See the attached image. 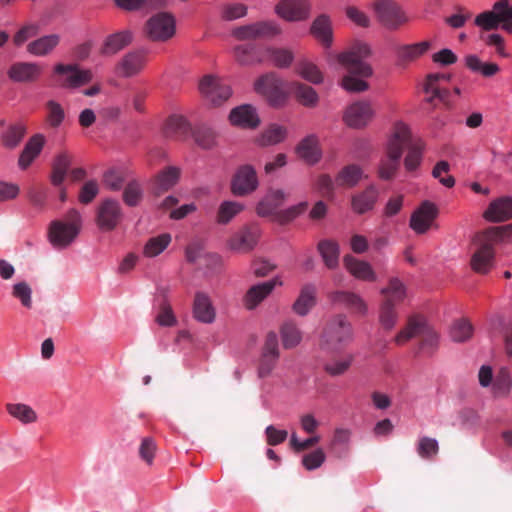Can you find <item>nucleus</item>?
I'll return each mask as SVG.
<instances>
[{"label":"nucleus","mask_w":512,"mask_h":512,"mask_svg":"<svg viewBox=\"0 0 512 512\" xmlns=\"http://www.w3.org/2000/svg\"><path fill=\"white\" fill-rule=\"evenodd\" d=\"M371 55L370 46L364 42L354 43L349 50L338 55L339 63L348 71L349 75L342 78L341 85L348 92H363L369 87L368 83L362 79H357L353 75L367 78L373 73L372 67L365 62Z\"/></svg>","instance_id":"nucleus-1"},{"label":"nucleus","mask_w":512,"mask_h":512,"mask_svg":"<svg viewBox=\"0 0 512 512\" xmlns=\"http://www.w3.org/2000/svg\"><path fill=\"white\" fill-rule=\"evenodd\" d=\"M512 233V224L501 227H490L477 236L478 249L471 257V267L479 274H487L494 264L493 245L504 240Z\"/></svg>","instance_id":"nucleus-2"},{"label":"nucleus","mask_w":512,"mask_h":512,"mask_svg":"<svg viewBox=\"0 0 512 512\" xmlns=\"http://www.w3.org/2000/svg\"><path fill=\"white\" fill-rule=\"evenodd\" d=\"M353 327L343 314L331 317L325 323L319 338V346L327 352H339L353 340Z\"/></svg>","instance_id":"nucleus-3"},{"label":"nucleus","mask_w":512,"mask_h":512,"mask_svg":"<svg viewBox=\"0 0 512 512\" xmlns=\"http://www.w3.org/2000/svg\"><path fill=\"white\" fill-rule=\"evenodd\" d=\"M410 141V131L404 123H396L388 142L387 157L380 163L378 175L383 180H391L398 170L403 150Z\"/></svg>","instance_id":"nucleus-4"},{"label":"nucleus","mask_w":512,"mask_h":512,"mask_svg":"<svg viewBox=\"0 0 512 512\" xmlns=\"http://www.w3.org/2000/svg\"><path fill=\"white\" fill-rule=\"evenodd\" d=\"M419 337L420 348L433 352L438 346V334L428 324L425 317L421 315H412L408 318L407 323L394 338L397 345H403L410 339Z\"/></svg>","instance_id":"nucleus-5"},{"label":"nucleus","mask_w":512,"mask_h":512,"mask_svg":"<svg viewBox=\"0 0 512 512\" xmlns=\"http://www.w3.org/2000/svg\"><path fill=\"white\" fill-rule=\"evenodd\" d=\"M82 220L80 213L71 209L63 219L54 220L48 229V238L54 248L68 247L77 238L81 230Z\"/></svg>","instance_id":"nucleus-6"},{"label":"nucleus","mask_w":512,"mask_h":512,"mask_svg":"<svg viewBox=\"0 0 512 512\" xmlns=\"http://www.w3.org/2000/svg\"><path fill=\"white\" fill-rule=\"evenodd\" d=\"M375 17L388 30H397L409 22L403 8L392 0H377L373 4Z\"/></svg>","instance_id":"nucleus-7"},{"label":"nucleus","mask_w":512,"mask_h":512,"mask_svg":"<svg viewBox=\"0 0 512 512\" xmlns=\"http://www.w3.org/2000/svg\"><path fill=\"white\" fill-rule=\"evenodd\" d=\"M280 26L271 20L241 25L232 30V36L239 41L268 40L281 34Z\"/></svg>","instance_id":"nucleus-8"},{"label":"nucleus","mask_w":512,"mask_h":512,"mask_svg":"<svg viewBox=\"0 0 512 512\" xmlns=\"http://www.w3.org/2000/svg\"><path fill=\"white\" fill-rule=\"evenodd\" d=\"M144 33L151 41L165 42L175 34V20L169 13H157L145 23Z\"/></svg>","instance_id":"nucleus-9"},{"label":"nucleus","mask_w":512,"mask_h":512,"mask_svg":"<svg viewBox=\"0 0 512 512\" xmlns=\"http://www.w3.org/2000/svg\"><path fill=\"white\" fill-rule=\"evenodd\" d=\"M254 87L256 92L263 95L272 106H280L286 101L285 84L275 73L261 76Z\"/></svg>","instance_id":"nucleus-10"},{"label":"nucleus","mask_w":512,"mask_h":512,"mask_svg":"<svg viewBox=\"0 0 512 512\" xmlns=\"http://www.w3.org/2000/svg\"><path fill=\"white\" fill-rule=\"evenodd\" d=\"M199 90L204 99L213 106H220L227 101L231 94V88L224 81L207 75L199 84Z\"/></svg>","instance_id":"nucleus-11"},{"label":"nucleus","mask_w":512,"mask_h":512,"mask_svg":"<svg viewBox=\"0 0 512 512\" xmlns=\"http://www.w3.org/2000/svg\"><path fill=\"white\" fill-rule=\"evenodd\" d=\"M280 356L278 337L271 331L266 335L258 364V376L266 378L271 375Z\"/></svg>","instance_id":"nucleus-12"},{"label":"nucleus","mask_w":512,"mask_h":512,"mask_svg":"<svg viewBox=\"0 0 512 512\" xmlns=\"http://www.w3.org/2000/svg\"><path fill=\"white\" fill-rule=\"evenodd\" d=\"M123 212L118 201L108 198L103 200L96 212V224L102 231H112L122 221Z\"/></svg>","instance_id":"nucleus-13"},{"label":"nucleus","mask_w":512,"mask_h":512,"mask_svg":"<svg viewBox=\"0 0 512 512\" xmlns=\"http://www.w3.org/2000/svg\"><path fill=\"white\" fill-rule=\"evenodd\" d=\"M147 51L135 49L125 53L115 66V73L124 78H131L145 68L147 63Z\"/></svg>","instance_id":"nucleus-14"},{"label":"nucleus","mask_w":512,"mask_h":512,"mask_svg":"<svg viewBox=\"0 0 512 512\" xmlns=\"http://www.w3.org/2000/svg\"><path fill=\"white\" fill-rule=\"evenodd\" d=\"M54 72L63 77L61 86L69 89L81 87L93 79L91 70L80 69L76 64H57Z\"/></svg>","instance_id":"nucleus-15"},{"label":"nucleus","mask_w":512,"mask_h":512,"mask_svg":"<svg viewBox=\"0 0 512 512\" xmlns=\"http://www.w3.org/2000/svg\"><path fill=\"white\" fill-rule=\"evenodd\" d=\"M258 177L251 165L240 166L231 182V191L235 196H246L258 187Z\"/></svg>","instance_id":"nucleus-16"},{"label":"nucleus","mask_w":512,"mask_h":512,"mask_svg":"<svg viewBox=\"0 0 512 512\" xmlns=\"http://www.w3.org/2000/svg\"><path fill=\"white\" fill-rule=\"evenodd\" d=\"M374 110L370 102L357 101L349 105L343 114V121L350 128L365 127L373 118Z\"/></svg>","instance_id":"nucleus-17"},{"label":"nucleus","mask_w":512,"mask_h":512,"mask_svg":"<svg viewBox=\"0 0 512 512\" xmlns=\"http://www.w3.org/2000/svg\"><path fill=\"white\" fill-rule=\"evenodd\" d=\"M438 209L435 204L424 201L411 215L410 227L418 234L429 230L437 217Z\"/></svg>","instance_id":"nucleus-18"},{"label":"nucleus","mask_w":512,"mask_h":512,"mask_svg":"<svg viewBox=\"0 0 512 512\" xmlns=\"http://www.w3.org/2000/svg\"><path fill=\"white\" fill-rule=\"evenodd\" d=\"M310 4L304 0L281 1L276 7V13L288 21H301L308 18Z\"/></svg>","instance_id":"nucleus-19"},{"label":"nucleus","mask_w":512,"mask_h":512,"mask_svg":"<svg viewBox=\"0 0 512 512\" xmlns=\"http://www.w3.org/2000/svg\"><path fill=\"white\" fill-rule=\"evenodd\" d=\"M378 198L379 189L375 185H369L351 196V209L357 215L366 214L374 209Z\"/></svg>","instance_id":"nucleus-20"},{"label":"nucleus","mask_w":512,"mask_h":512,"mask_svg":"<svg viewBox=\"0 0 512 512\" xmlns=\"http://www.w3.org/2000/svg\"><path fill=\"white\" fill-rule=\"evenodd\" d=\"M259 235L260 230L257 226H246L231 237L229 246L232 250L247 253L256 246Z\"/></svg>","instance_id":"nucleus-21"},{"label":"nucleus","mask_w":512,"mask_h":512,"mask_svg":"<svg viewBox=\"0 0 512 512\" xmlns=\"http://www.w3.org/2000/svg\"><path fill=\"white\" fill-rule=\"evenodd\" d=\"M483 217L493 223L512 219V197L502 196L493 200L484 211Z\"/></svg>","instance_id":"nucleus-22"},{"label":"nucleus","mask_w":512,"mask_h":512,"mask_svg":"<svg viewBox=\"0 0 512 512\" xmlns=\"http://www.w3.org/2000/svg\"><path fill=\"white\" fill-rule=\"evenodd\" d=\"M133 41V34L130 30H122L108 35L100 49V55L104 57H111L119 53L125 47L130 45Z\"/></svg>","instance_id":"nucleus-23"},{"label":"nucleus","mask_w":512,"mask_h":512,"mask_svg":"<svg viewBox=\"0 0 512 512\" xmlns=\"http://www.w3.org/2000/svg\"><path fill=\"white\" fill-rule=\"evenodd\" d=\"M329 299L334 304L343 305L346 309L358 315H365L368 307L364 299L351 291H334L329 294Z\"/></svg>","instance_id":"nucleus-24"},{"label":"nucleus","mask_w":512,"mask_h":512,"mask_svg":"<svg viewBox=\"0 0 512 512\" xmlns=\"http://www.w3.org/2000/svg\"><path fill=\"white\" fill-rule=\"evenodd\" d=\"M450 76L443 73L429 74L426 79L424 90L427 94H431L427 98V102L432 104L435 99H439L445 104H448L450 92L447 88L441 85V82H448Z\"/></svg>","instance_id":"nucleus-25"},{"label":"nucleus","mask_w":512,"mask_h":512,"mask_svg":"<svg viewBox=\"0 0 512 512\" xmlns=\"http://www.w3.org/2000/svg\"><path fill=\"white\" fill-rule=\"evenodd\" d=\"M229 120L232 125L246 129H254L260 124L256 109L249 104H243L232 109Z\"/></svg>","instance_id":"nucleus-26"},{"label":"nucleus","mask_w":512,"mask_h":512,"mask_svg":"<svg viewBox=\"0 0 512 512\" xmlns=\"http://www.w3.org/2000/svg\"><path fill=\"white\" fill-rule=\"evenodd\" d=\"M42 74V67L37 63L16 62L8 70L9 78L14 82H35Z\"/></svg>","instance_id":"nucleus-27"},{"label":"nucleus","mask_w":512,"mask_h":512,"mask_svg":"<svg viewBox=\"0 0 512 512\" xmlns=\"http://www.w3.org/2000/svg\"><path fill=\"white\" fill-rule=\"evenodd\" d=\"M286 198L287 194L283 190L269 189L256 207L257 214L262 217L274 215Z\"/></svg>","instance_id":"nucleus-28"},{"label":"nucleus","mask_w":512,"mask_h":512,"mask_svg":"<svg viewBox=\"0 0 512 512\" xmlns=\"http://www.w3.org/2000/svg\"><path fill=\"white\" fill-rule=\"evenodd\" d=\"M281 284L277 278L252 286L244 296V305L247 309L256 308L276 287Z\"/></svg>","instance_id":"nucleus-29"},{"label":"nucleus","mask_w":512,"mask_h":512,"mask_svg":"<svg viewBox=\"0 0 512 512\" xmlns=\"http://www.w3.org/2000/svg\"><path fill=\"white\" fill-rule=\"evenodd\" d=\"M193 316L201 323L210 324L214 322L216 311L207 294L203 292H197L195 294L193 302Z\"/></svg>","instance_id":"nucleus-30"},{"label":"nucleus","mask_w":512,"mask_h":512,"mask_svg":"<svg viewBox=\"0 0 512 512\" xmlns=\"http://www.w3.org/2000/svg\"><path fill=\"white\" fill-rule=\"evenodd\" d=\"M343 262L345 268L355 278L368 282L376 281V273L368 262L359 260L351 255L344 256Z\"/></svg>","instance_id":"nucleus-31"},{"label":"nucleus","mask_w":512,"mask_h":512,"mask_svg":"<svg viewBox=\"0 0 512 512\" xmlns=\"http://www.w3.org/2000/svg\"><path fill=\"white\" fill-rule=\"evenodd\" d=\"M191 130L192 128L186 118L180 115H172L166 120L163 133L169 139L185 140L191 135Z\"/></svg>","instance_id":"nucleus-32"},{"label":"nucleus","mask_w":512,"mask_h":512,"mask_svg":"<svg viewBox=\"0 0 512 512\" xmlns=\"http://www.w3.org/2000/svg\"><path fill=\"white\" fill-rule=\"evenodd\" d=\"M44 143L45 138L42 134H35L28 140L18 160V165L22 170H26L38 157Z\"/></svg>","instance_id":"nucleus-33"},{"label":"nucleus","mask_w":512,"mask_h":512,"mask_svg":"<svg viewBox=\"0 0 512 512\" xmlns=\"http://www.w3.org/2000/svg\"><path fill=\"white\" fill-rule=\"evenodd\" d=\"M364 173L360 166L350 164L343 167L335 177L337 187L350 189L359 184L363 179Z\"/></svg>","instance_id":"nucleus-34"},{"label":"nucleus","mask_w":512,"mask_h":512,"mask_svg":"<svg viewBox=\"0 0 512 512\" xmlns=\"http://www.w3.org/2000/svg\"><path fill=\"white\" fill-rule=\"evenodd\" d=\"M180 169L174 166L163 169L156 177L153 185V193L159 196L170 190L178 182Z\"/></svg>","instance_id":"nucleus-35"},{"label":"nucleus","mask_w":512,"mask_h":512,"mask_svg":"<svg viewBox=\"0 0 512 512\" xmlns=\"http://www.w3.org/2000/svg\"><path fill=\"white\" fill-rule=\"evenodd\" d=\"M381 294L384 296L383 303L396 307L406 298V286L398 278L393 277L381 290Z\"/></svg>","instance_id":"nucleus-36"},{"label":"nucleus","mask_w":512,"mask_h":512,"mask_svg":"<svg viewBox=\"0 0 512 512\" xmlns=\"http://www.w3.org/2000/svg\"><path fill=\"white\" fill-rule=\"evenodd\" d=\"M316 303V287L313 284H306L302 287L300 294L293 304V310L300 316L309 313Z\"/></svg>","instance_id":"nucleus-37"},{"label":"nucleus","mask_w":512,"mask_h":512,"mask_svg":"<svg viewBox=\"0 0 512 512\" xmlns=\"http://www.w3.org/2000/svg\"><path fill=\"white\" fill-rule=\"evenodd\" d=\"M296 152L298 156L309 164L319 161L321 152L318 147V140L314 135L305 137L297 146Z\"/></svg>","instance_id":"nucleus-38"},{"label":"nucleus","mask_w":512,"mask_h":512,"mask_svg":"<svg viewBox=\"0 0 512 512\" xmlns=\"http://www.w3.org/2000/svg\"><path fill=\"white\" fill-rule=\"evenodd\" d=\"M317 250L322 257L325 266L328 269H335L339 264V245L332 240H321L317 245Z\"/></svg>","instance_id":"nucleus-39"},{"label":"nucleus","mask_w":512,"mask_h":512,"mask_svg":"<svg viewBox=\"0 0 512 512\" xmlns=\"http://www.w3.org/2000/svg\"><path fill=\"white\" fill-rule=\"evenodd\" d=\"M71 155L64 151L59 153L52 164L51 183L54 186H61L71 165Z\"/></svg>","instance_id":"nucleus-40"},{"label":"nucleus","mask_w":512,"mask_h":512,"mask_svg":"<svg viewBox=\"0 0 512 512\" xmlns=\"http://www.w3.org/2000/svg\"><path fill=\"white\" fill-rule=\"evenodd\" d=\"M26 131V126L21 122L10 124L1 135V144L7 149H15L23 140Z\"/></svg>","instance_id":"nucleus-41"},{"label":"nucleus","mask_w":512,"mask_h":512,"mask_svg":"<svg viewBox=\"0 0 512 512\" xmlns=\"http://www.w3.org/2000/svg\"><path fill=\"white\" fill-rule=\"evenodd\" d=\"M280 336L285 349L295 348L302 341V331L292 320H287L280 326Z\"/></svg>","instance_id":"nucleus-42"},{"label":"nucleus","mask_w":512,"mask_h":512,"mask_svg":"<svg viewBox=\"0 0 512 512\" xmlns=\"http://www.w3.org/2000/svg\"><path fill=\"white\" fill-rule=\"evenodd\" d=\"M60 36L50 34L30 42L27 51L35 56H45L49 54L59 44Z\"/></svg>","instance_id":"nucleus-43"},{"label":"nucleus","mask_w":512,"mask_h":512,"mask_svg":"<svg viewBox=\"0 0 512 512\" xmlns=\"http://www.w3.org/2000/svg\"><path fill=\"white\" fill-rule=\"evenodd\" d=\"M311 34L323 45L330 46L332 43V28L330 19L326 15L317 17L311 26Z\"/></svg>","instance_id":"nucleus-44"},{"label":"nucleus","mask_w":512,"mask_h":512,"mask_svg":"<svg viewBox=\"0 0 512 512\" xmlns=\"http://www.w3.org/2000/svg\"><path fill=\"white\" fill-rule=\"evenodd\" d=\"M264 60H270L278 68L290 66L294 59L293 52L286 48L267 47L264 50Z\"/></svg>","instance_id":"nucleus-45"},{"label":"nucleus","mask_w":512,"mask_h":512,"mask_svg":"<svg viewBox=\"0 0 512 512\" xmlns=\"http://www.w3.org/2000/svg\"><path fill=\"white\" fill-rule=\"evenodd\" d=\"M5 407L9 415L23 424H30L37 421V413L27 404L7 403Z\"/></svg>","instance_id":"nucleus-46"},{"label":"nucleus","mask_w":512,"mask_h":512,"mask_svg":"<svg viewBox=\"0 0 512 512\" xmlns=\"http://www.w3.org/2000/svg\"><path fill=\"white\" fill-rule=\"evenodd\" d=\"M465 64L468 69L473 72H479L484 77H492L500 71L498 64L493 62H482L476 55H467L465 57Z\"/></svg>","instance_id":"nucleus-47"},{"label":"nucleus","mask_w":512,"mask_h":512,"mask_svg":"<svg viewBox=\"0 0 512 512\" xmlns=\"http://www.w3.org/2000/svg\"><path fill=\"white\" fill-rule=\"evenodd\" d=\"M512 386L510 372L507 368L502 367L494 377L492 387V394L494 397H506L509 395Z\"/></svg>","instance_id":"nucleus-48"},{"label":"nucleus","mask_w":512,"mask_h":512,"mask_svg":"<svg viewBox=\"0 0 512 512\" xmlns=\"http://www.w3.org/2000/svg\"><path fill=\"white\" fill-rule=\"evenodd\" d=\"M287 135V130L284 126L278 124H270L258 138V143L261 146H270L282 142Z\"/></svg>","instance_id":"nucleus-49"},{"label":"nucleus","mask_w":512,"mask_h":512,"mask_svg":"<svg viewBox=\"0 0 512 512\" xmlns=\"http://www.w3.org/2000/svg\"><path fill=\"white\" fill-rule=\"evenodd\" d=\"M191 135L193 136L196 144L204 149H210L216 143L215 131L205 124L197 125L193 130H191Z\"/></svg>","instance_id":"nucleus-50"},{"label":"nucleus","mask_w":512,"mask_h":512,"mask_svg":"<svg viewBox=\"0 0 512 512\" xmlns=\"http://www.w3.org/2000/svg\"><path fill=\"white\" fill-rule=\"evenodd\" d=\"M430 48V43L428 41H423L420 43L402 45L397 48L398 58L402 61H413L418 57L425 54Z\"/></svg>","instance_id":"nucleus-51"},{"label":"nucleus","mask_w":512,"mask_h":512,"mask_svg":"<svg viewBox=\"0 0 512 512\" xmlns=\"http://www.w3.org/2000/svg\"><path fill=\"white\" fill-rule=\"evenodd\" d=\"M234 55L237 62L241 65H253L264 61L263 57L256 55V47L252 44L236 46Z\"/></svg>","instance_id":"nucleus-52"},{"label":"nucleus","mask_w":512,"mask_h":512,"mask_svg":"<svg viewBox=\"0 0 512 512\" xmlns=\"http://www.w3.org/2000/svg\"><path fill=\"white\" fill-rule=\"evenodd\" d=\"M243 209L244 206L239 202L224 201L218 208L216 221L218 224H228Z\"/></svg>","instance_id":"nucleus-53"},{"label":"nucleus","mask_w":512,"mask_h":512,"mask_svg":"<svg viewBox=\"0 0 512 512\" xmlns=\"http://www.w3.org/2000/svg\"><path fill=\"white\" fill-rule=\"evenodd\" d=\"M473 326L467 319L454 321L450 328L452 341L462 343L469 340L473 335Z\"/></svg>","instance_id":"nucleus-54"},{"label":"nucleus","mask_w":512,"mask_h":512,"mask_svg":"<svg viewBox=\"0 0 512 512\" xmlns=\"http://www.w3.org/2000/svg\"><path fill=\"white\" fill-rule=\"evenodd\" d=\"M170 242L171 235L168 233L152 237L147 241L144 247V255L147 257H155L162 253Z\"/></svg>","instance_id":"nucleus-55"},{"label":"nucleus","mask_w":512,"mask_h":512,"mask_svg":"<svg viewBox=\"0 0 512 512\" xmlns=\"http://www.w3.org/2000/svg\"><path fill=\"white\" fill-rule=\"evenodd\" d=\"M156 322L160 326L167 327L173 326L177 322L172 307L168 302L166 295H163L162 300L159 304V312L156 316Z\"/></svg>","instance_id":"nucleus-56"},{"label":"nucleus","mask_w":512,"mask_h":512,"mask_svg":"<svg viewBox=\"0 0 512 512\" xmlns=\"http://www.w3.org/2000/svg\"><path fill=\"white\" fill-rule=\"evenodd\" d=\"M294 90L297 99L305 106H313L318 101V96L316 91L305 84L302 83H294Z\"/></svg>","instance_id":"nucleus-57"},{"label":"nucleus","mask_w":512,"mask_h":512,"mask_svg":"<svg viewBox=\"0 0 512 512\" xmlns=\"http://www.w3.org/2000/svg\"><path fill=\"white\" fill-rule=\"evenodd\" d=\"M143 197L141 186L136 181L129 182L123 191V201L126 205L134 207L137 206Z\"/></svg>","instance_id":"nucleus-58"},{"label":"nucleus","mask_w":512,"mask_h":512,"mask_svg":"<svg viewBox=\"0 0 512 512\" xmlns=\"http://www.w3.org/2000/svg\"><path fill=\"white\" fill-rule=\"evenodd\" d=\"M398 319V313L395 306L382 302L379 312V322L385 330H391Z\"/></svg>","instance_id":"nucleus-59"},{"label":"nucleus","mask_w":512,"mask_h":512,"mask_svg":"<svg viewBox=\"0 0 512 512\" xmlns=\"http://www.w3.org/2000/svg\"><path fill=\"white\" fill-rule=\"evenodd\" d=\"M12 296L18 299L25 308L32 307V289L27 282L21 281L14 284Z\"/></svg>","instance_id":"nucleus-60"},{"label":"nucleus","mask_w":512,"mask_h":512,"mask_svg":"<svg viewBox=\"0 0 512 512\" xmlns=\"http://www.w3.org/2000/svg\"><path fill=\"white\" fill-rule=\"evenodd\" d=\"M298 73L307 81L313 84H319L323 80V76L318 67L308 61H303L298 66Z\"/></svg>","instance_id":"nucleus-61"},{"label":"nucleus","mask_w":512,"mask_h":512,"mask_svg":"<svg viewBox=\"0 0 512 512\" xmlns=\"http://www.w3.org/2000/svg\"><path fill=\"white\" fill-rule=\"evenodd\" d=\"M353 362V356L347 355L341 359H335L327 363L324 367L325 371L331 376H340L350 368Z\"/></svg>","instance_id":"nucleus-62"},{"label":"nucleus","mask_w":512,"mask_h":512,"mask_svg":"<svg viewBox=\"0 0 512 512\" xmlns=\"http://www.w3.org/2000/svg\"><path fill=\"white\" fill-rule=\"evenodd\" d=\"M439 451L438 442L434 438L422 437L419 439L417 452L420 457L429 459L437 455Z\"/></svg>","instance_id":"nucleus-63"},{"label":"nucleus","mask_w":512,"mask_h":512,"mask_svg":"<svg viewBox=\"0 0 512 512\" xmlns=\"http://www.w3.org/2000/svg\"><path fill=\"white\" fill-rule=\"evenodd\" d=\"M475 25L481 27L486 31L494 30L499 27L500 19L497 18L495 12L485 11L480 13L475 18Z\"/></svg>","instance_id":"nucleus-64"}]
</instances>
